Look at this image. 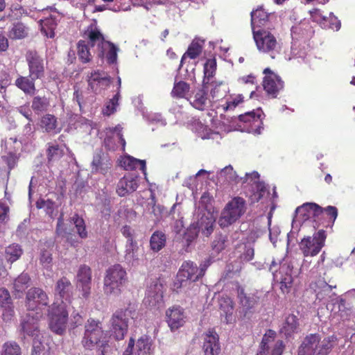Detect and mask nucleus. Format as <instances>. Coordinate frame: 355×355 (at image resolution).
Returning a JSON list of instances; mask_svg holds the SVG:
<instances>
[{
    "mask_svg": "<svg viewBox=\"0 0 355 355\" xmlns=\"http://www.w3.org/2000/svg\"><path fill=\"white\" fill-rule=\"evenodd\" d=\"M128 281L125 269L120 264L109 267L103 279V291L106 295L119 296Z\"/></svg>",
    "mask_w": 355,
    "mask_h": 355,
    "instance_id": "1",
    "label": "nucleus"
},
{
    "mask_svg": "<svg viewBox=\"0 0 355 355\" xmlns=\"http://www.w3.org/2000/svg\"><path fill=\"white\" fill-rule=\"evenodd\" d=\"M336 340L334 336L321 340L318 334H310L304 338L300 347L302 355H328L334 348Z\"/></svg>",
    "mask_w": 355,
    "mask_h": 355,
    "instance_id": "2",
    "label": "nucleus"
},
{
    "mask_svg": "<svg viewBox=\"0 0 355 355\" xmlns=\"http://www.w3.org/2000/svg\"><path fill=\"white\" fill-rule=\"evenodd\" d=\"M47 316L49 329L58 335H62L69 320L66 304L63 301L60 303L53 302L49 306Z\"/></svg>",
    "mask_w": 355,
    "mask_h": 355,
    "instance_id": "3",
    "label": "nucleus"
},
{
    "mask_svg": "<svg viewBox=\"0 0 355 355\" xmlns=\"http://www.w3.org/2000/svg\"><path fill=\"white\" fill-rule=\"evenodd\" d=\"M81 343L87 349H92L95 346L103 347L105 345V334L100 321L93 318L87 320Z\"/></svg>",
    "mask_w": 355,
    "mask_h": 355,
    "instance_id": "4",
    "label": "nucleus"
},
{
    "mask_svg": "<svg viewBox=\"0 0 355 355\" xmlns=\"http://www.w3.org/2000/svg\"><path fill=\"white\" fill-rule=\"evenodd\" d=\"M246 208V202L243 198H233L227 202L221 213L218 220L220 226L225 227L234 223L245 214Z\"/></svg>",
    "mask_w": 355,
    "mask_h": 355,
    "instance_id": "5",
    "label": "nucleus"
},
{
    "mask_svg": "<svg viewBox=\"0 0 355 355\" xmlns=\"http://www.w3.org/2000/svg\"><path fill=\"white\" fill-rule=\"evenodd\" d=\"M269 270L273 275L274 281L279 284L282 292L284 294L290 293L293 284V266L291 263H277L275 261H272Z\"/></svg>",
    "mask_w": 355,
    "mask_h": 355,
    "instance_id": "6",
    "label": "nucleus"
},
{
    "mask_svg": "<svg viewBox=\"0 0 355 355\" xmlns=\"http://www.w3.org/2000/svg\"><path fill=\"white\" fill-rule=\"evenodd\" d=\"M236 297L240 317L242 319L250 318L254 312L259 302V297L254 293H250L239 283L236 285Z\"/></svg>",
    "mask_w": 355,
    "mask_h": 355,
    "instance_id": "7",
    "label": "nucleus"
},
{
    "mask_svg": "<svg viewBox=\"0 0 355 355\" xmlns=\"http://www.w3.org/2000/svg\"><path fill=\"white\" fill-rule=\"evenodd\" d=\"M252 34L257 49L260 52L270 54L271 58H274L275 53L278 52L279 48L276 37L270 31L263 28L254 31Z\"/></svg>",
    "mask_w": 355,
    "mask_h": 355,
    "instance_id": "8",
    "label": "nucleus"
},
{
    "mask_svg": "<svg viewBox=\"0 0 355 355\" xmlns=\"http://www.w3.org/2000/svg\"><path fill=\"white\" fill-rule=\"evenodd\" d=\"M49 302L48 295L41 288L33 287L26 293V306L28 311H35L37 317L42 316L43 310Z\"/></svg>",
    "mask_w": 355,
    "mask_h": 355,
    "instance_id": "9",
    "label": "nucleus"
},
{
    "mask_svg": "<svg viewBox=\"0 0 355 355\" xmlns=\"http://www.w3.org/2000/svg\"><path fill=\"white\" fill-rule=\"evenodd\" d=\"M326 233L320 230L313 234V236H306L302 239L299 246L304 257L316 256L324 246Z\"/></svg>",
    "mask_w": 355,
    "mask_h": 355,
    "instance_id": "10",
    "label": "nucleus"
},
{
    "mask_svg": "<svg viewBox=\"0 0 355 355\" xmlns=\"http://www.w3.org/2000/svg\"><path fill=\"white\" fill-rule=\"evenodd\" d=\"M263 73V88L269 98H275L284 87V83L281 77L274 73L270 68H266Z\"/></svg>",
    "mask_w": 355,
    "mask_h": 355,
    "instance_id": "11",
    "label": "nucleus"
},
{
    "mask_svg": "<svg viewBox=\"0 0 355 355\" xmlns=\"http://www.w3.org/2000/svg\"><path fill=\"white\" fill-rule=\"evenodd\" d=\"M128 309H119L112 315L110 319L111 331L116 340L123 339L128 331Z\"/></svg>",
    "mask_w": 355,
    "mask_h": 355,
    "instance_id": "12",
    "label": "nucleus"
},
{
    "mask_svg": "<svg viewBox=\"0 0 355 355\" xmlns=\"http://www.w3.org/2000/svg\"><path fill=\"white\" fill-rule=\"evenodd\" d=\"M26 61L28 67L29 75L35 79H42L45 76L44 59L35 50L26 52Z\"/></svg>",
    "mask_w": 355,
    "mask_h": 355,
    "instance_id": "13",
    "label": "nucleus"
},
{
    "mask_svg": "<svg viewBox=\"0 0 355 355\" xmlns=\"http://www.w3.org/2000/svg\"><path fill=\"white\" fill-rule=\"evenodd\" d=\"M205 275L203 269H200L192 261H185L182 263L178 274V280L180 282V286L184 282L189 280L195 282Z\"/></svg>",
    "mask_w": 355,
    "mask_h": 355,
    "instance_id": "14",
    "label": "nucleus"
},
{
    "mask_svg": "<svg viewBox=\"0 0 355 355\" xmlns=\"http://www.w3.org/2000/svg\"><path fill=\"white\" fill-rule=\"evenodd\" d=\"M88 88L95 93L107 87L111 82L110 76L104 71L94 70L87 76Z\"/></svg>",
    "mask_w": 355,
    "mask_h": 355,
    "instance_id": "15",
    "label": "nucleus"
},
{
    "mask_svg": "<svg viewBox=\"0 0 355 355\" xmlns=\"http://www.w3.org/2000/svg\"><path fill=\"white\" fill-rule=\"evenodd\" d=\"M322 207L315 202H305L298 207L295 210V218L297 220L304 222L311 217L315 222L320 220Z\"/></svg>",
    "mask_w": 355,
    "mask_h": 355,
    "instance_id": "16",
    "label": "nucleus"
},
{
    "mask_svg": "<svg viewBox=\"0 0 355 355\" xmlns=\"http://www.w3.org/2000/svg\"><path fill=\"white\" fill-rule=\"evenodd\" d=\"M202 351L204 355H219L220 345L219 336L214 329H209L203 334Z\"/></svg>",
    "mask_w": 355,
    "mask_h": 355,
    "instance_id": "17",
    "label": "nucleus"
},
{
    "mask_svg": "<svg viewBox=\"0 0 355 355\" xmlns=\"http://www.w3.org/2000/svg\"><path fill=\"white\" fill-rule=\"evenodd\" d=\"M262 114L259 109L247 112L239 116V121L245 123L250 132L260 133L261 129L263 128Z\"/></svg>",
    "mask_w": 355,
    "mask_h": 355,
    "instance_id": "18",
    "label": "nucleus"
},
{
    "mask_svg": "<svg viewBox=\"0 0 355 355\" xmlns=\"http://www.w3.org/2000/svg\"><path fill=\"white\" fill-rule=\"evenodd\" d=\"M166 322L171 331H175L184 326L186 315L184 309L180 306H173L166 311Z\"/></svg>",
    "mask_w": 355,
    "mask_h": 355,
    "instance_id": "19",
    "label": "nucleus"
},
{
    "mask_svg": "<svg viewBox=\"0 0 355 355\" xmlns=\"http://www.w3.org/2000/svg\"><path fill=\"white\" fill-rule=\"evenodd\" d=\"M112 163L107 155L102 150L96 152L91 163L92 172L105 175L111 169Z\"/></svg>",
    "mask_w": 355,
    "mask_h": 355,
    "instance_id": "20",
    "label": "nucleus"
},
{
    "mask_svg": "<svg viewBox=\"0 0 355 355\" xmlns=\"http://www.w3.org/2000/svg\"><path fill=\"white\" fill-rule=\"evenodd\" d=\"M138 187V176L129 174L119 180L116 192L119 196L123 197L135 191Z\"/></svg>",
    "mask_w": 355,
    "mask_h": 355,
    "instance_id": "21",
    "label": "nucleus"
},
{
    "mask_svg": "<svg viewBox=\"0 0 355 355\" xmlns=\"http://www.w3.org/2000/svg\"><path fill=\"white\" fill-rule=\"evenodd\" d=\"M41 317L37 314L28 313L23 318L21 322V331L27 336L40 338L38 321Z\"/></svg>",
    "mask_w": 355,
    "mask_h": 355,
    "instance_id": "22",
    "label": "nucleus"
},
{
    "mask_svg": "<svg viewBox=\"0 0 355 355\" xmlns=\"http://www.w3.org/2000/svg\"><path fill=\"white\" fill-rule=\"evenodd\" d=\"M187 100L193 107L201 111L205 110L211 104L208 93L204 88L193 90Z\"/></svg>",
    "mask_w": 355,
    "mask_h": 355,
    "instance_id": "23",
    "label": "nucleus"
},
{
    "mask_svg": "<svg viewBox=\"0 0 355 355\" xmlns=\"http://www.w3.org/2000/svg\"><path fill=\"white\" fill-rule=\"evenodd\" d=\"M73 286L69 279L63 276L58 279L55 283V295L59 296L62 301L64 300L70 302L73 295Z\"/></svg>",
    "mask_w": 355,
    "mask_h": 355,
    "instance_id": "24",
    "label": "nucleus"
},
{
    "mask_svg": "<svg viewBox=\"0 0 355 355\" xmlns=\"http://www.w3.org/2000/svg\"><path fill=\"white\" fill-rule=\"evenodd\" d=\"M84 37L87 39V44H89L91 47L96 46L98 52L103 45L106 43L103 35L100 30L94 25H90L85 31Z\"/></svg>",
    "mask_w": 355,
    "mask_h": 355,
    "instance_id": "25",
    "label": "nucleus"
},
{
    "mask_svg": "<svg viewBox=\"0 0 355 355\" xmlns=\"http://www.w3.org/2000/svg\"><path fill=\"white\" fill-rule=\"evenodd\" d=\"M219 309L221 311V315L224 316L227 324H232L235 321L234 317V302L228 295H222L218 299Z\"/></svg>",
    "mask_w": 355,
    "mask_h": 355,
    "instance_id": "26",
    "label": "nucleus"
},
{
    "mask_svg": "<svg viewBox=\"0 0 355 355\" xmlns=\"http://www.w3.org/2000/svg\"><path fill=\"white\" fill-rule=\"evenodd\" d=\"M40 126L44 132L53 135L58 134L62 130L58 126L57 117L51 114H46L41 117Z\"/></svg>",
    "mask_w": 355,
    "mask_h": 355,
    "instance_id": "27",
    "label": "nucleus"
},
{
    "mask_svg": "<svg viewBox=\"0 0 355 355\" xmlns=\"http://www.w3.org/2000/svg\"><path fill=\"white\" fill-rule=\"evenodd\" d=\"M0 304L3 308V318L4 320H10L14 315V310L12 307V299L9 291L5 288H0Z\"/></svg>",
    "mask_w": 355,
    "mask_h": 355,
    "instance_id": "28",
    "label": "nucleus"
},
{
    "mask_svg": "<svg viewBox=\"0 0 355 355\" xmlns=\"http://www.w3.org/2000/svg\"><path fill=\"white\" fill-rule=\"evenodd\" d=\"M122 234L128 239V244L126 245L125 258L126 260L131 261L132 259H137V256L135 254V251L137 250V243L133 241L131 228L128 225H125L121 229Z\"/></svg>",
    "mask_w": 355,
    "mask_h": 355,
    "instance_id": "29",
    "label": "nucleus"
},
{
    "mask_svg": "<svg viewBox=\"0 0 355 355\" xmlns=\"http://www.w3.org/2000/svg\"><path fill=\"white\" fill-rule=\"evenodd\" d=\"M36 80L30 75L28 76H19L15 80V85L26 94L33 95L36 91Z\"/></svg>",
    "mask_w": 355,
    "mask_h": 355,
    "instance_id": "30",
    "label": "nucleus"
},
{
    "mask_svg": "<svg viewBox=\"0 0 355 355\" xmlns=\"http://www.w3.org/2000/svg\"><path fill=\"white\" fill-rule=\"evenodd\" d=\"M252 31L261 28L268 21L269 14L262 7H259L250 13Z\"/></svg>",
    "mask_w": 355,
    "mask_h": 355,
    "instance_id": "31",
    "label": "nucleus"
},
{
    "mask_svg": "<svg viewBox=\"0 0 355 355\" xmlns=\"http://www.w3.org/2000/svg\"><path fill=\"white\" fill-rule=\"evenodd\" d=\"M152 340L147 335H143L134 346L135 355H151L153 353Z\"/></svg>",
    "mask_w": 355,
    "mask_h": 355,
    "instance_id": "32",
    "label": "nucleus"
},
{
    "mask_svg": "<svg viewBox=\"0 0 355 355\" xmlns=\"http://www.w3.org/2000/svg\"><path fill=\"white\" fill-rule=\"evenodd\" d=\"M119 49L110 42L107 41L98 52V57L103 58H106L108 64H112L116 62L117 51Z\"/></svg>",
    "mask_w": 355,
    "mask_h": 355,
    "instance_id": "33",
    "label": "nucleus"
},
{
    "mask_svg": "<svg viewBox=\"0 0 355 355\" xmlns=\"http://www.w3.org/2000/svg\"><path fill=\"white\" fill-rule=\"evenodd\" d=\"M235 251L239 253L238 258L241 262H248L254 259V250L249 243H240L237 244Z\"/></svg>",
    "mask_w": 355,
    "mask_h": 355,
    "instance_id": "34",
    "label": "nucleus"
},
{
    "mask_svg": "<svg viewBox=\"0 0 355 355\" xmlns=\"http://www.w3.org/2000/svg\"><path fill=\"white\" fill-rule=\"evenodd\" d=\"M90 47L91 46L87 44L86 40H80L77 43L78 58L83 64L89 63L93 59Z\"/></svg>",
    "mask_w": 355,
    "mask_h": 355,
    "instance_id": "35",
    "label": "nucleus"
},
{
    "mask_svg": "<svg viewBox=\"0 0 355 355\" xmlns=\"http://www.w3.org/2000/svg\"><path fill=\"white\" fill-rule=\"evenodd\" d=\"M41 32L46 37L53 38L55 36V30L57 27V21L55 17H49L40 20Z\"/></svg>",
    "mask_w": 355,
    "mask_h": 355,
    "instance_id": "36",
    "label": "nucleus"
},
{
    "mask_svg": "<svg viewBox=\"0 0 355 355\" xmlns=\"http://www.w3.org/2000/svg\"><path fill=\"white\" fill-rule=\"evenodd\" d=\"M29 33V28L22 22L13 24L8 32V37L11 40H21L26 37Z\"/></svg>",
    "mask_w": 355,
    "mask_h": 355,
    "instance_id": "37",
    "label": "nucleus"
},
{
    "mask_svg": "<svg viewBox=\"0 0 355 355\" xmlns=\"http://www.w3.org/2000/svg\"><path fill=\"white\" fill-rule=\"evenodd\" d=\"M190 85L183 80L175 82L171 95L174 98H187V96L190 92Z\"/></svg>",
    "mask_w": 355,
    "mask_h": 355,
    "instance_id": "38",
    "label": "nucleus"
},
{
    "mask_svg": "<svg viewBox=\"0 0 355 355\" xmlns=\"http://www.w3.org/2000/svg\"><path fill=\"white\" fill-rule=\"evenodd\" d=\"M22 254L23 250L19 244L12 243L6 248L5 258L10 264L17 261Z\"/></svg>",
    "mask_w": 355,
    "mask_h": 355,
    "instance_id": "39",
    "label": "nucleus"
},
{
    "mask_svg": "<svg viewBox=\"0 0 355 355\" xmlns=\"http://www.w3.org/2000/svg\"><path fill=\"white\" fill-rule=\"evenodd\" d=\"M298 318L294 314L288 315L282 328V332L284 333L286 336H291L298 329Z\"/></svg>",
    "mask_w": 355,
    "mask_h": 355,
    "instance_id": "40",
    "label": "nucleus"
},
{
    "mask_svg": "<svg viewBox=\"0 0 355 355\" xmlns=\"http://www.w3.org/2000/svg\"><path fill=\"white\" fill-rule=\"evenodd\" d=\"M166 238L165 234L162 232H155L150 239V249L154 252H159L166 245Z\"/></svg>",
    "mask_w": 355,
    "mask_h": 355,
    "instance_id": "41",
    "label": "nucleus"
},
{
    "mask_svg": "<svg viewBox=\"0 0 355 355\" xmlns=\"http://www.w3.org/2000/svg\"><path fill=\"white\" fill-rule=\"evenodd\" d=\"M202 51V45L200 44L199 42L193 40L189 46L187 51L182 55L180 68L182 67L184 60L186 58L188 57L191 59H196L201 54Z\"/></svg>",
    "mask_w": 355,
    "mask_h": 355,
    "instance_id": "42",
    "label": "nucleus"
},
{
    "mask_svg": "<svg viewBox=\"0 0 355 355\" xmlns=\"http://www.w3.org/2000/svg\"><path fill=\"white\" fill-rule=\"evenodd\" d=\"M228 236L223 234H217L211 243L212 250L218 254L222 252L228 245Z\"/></svg>",
    "mask_w": 355,
    "mask_h": 355,
    "instance_id": "43",
    "label": "nucleus"
},
{
    "mask_svg": "<svg viewBox=\"0 0 355 355\" xmlns=\"http://www.w3.org/2000/svg\"><path fill=\"white\" fill-rule=\"evenodd\" d=\"M123 167L125 170H135L139 168L144 174H146V166L145 160L128 156L123 160Z\"/></svg>",
    "mask_w": 355,
    "mask_h": 355,
    "instance_id": "44",
    "label": "nucleus"
},
{
    "mask_svg": "<svg viewBox=\"0 0 355 355\" xmlns=\"http://www.w3.org/2000/svg\"><path fill=\"white\" fill-rule=\"evenodd\" d=\"M0 355H22L21 348L15 341H7L2 345Z\"/></svg>",
    "mask_w": 355,
    "mask_h": 355,
    "instance_id": "45",
    "label": "nucleus"
},
{
    "mask_svg": "<svg viewBox=\"0 0 355 355\" xmlns=\"http://www.w3.org/2000/svg\"><path fill=\"white\" fill-rule=\"evenodd\" d=\"M92 269L85 264L80 265L78 268L76 275L77 283H92Z\"/></svg>",
    "mask_w": 355,
    "mask_h": 355,
    "instance_id": "46",
    "label": "nucleus"
},
{
    "mask_svg": "<svg viewBox=\"0 0 355 355\" xmlns=\"http://www.w3.org/2000/svg\"><path fill=\"white\" fill-rule=\"evenodd\" d=\"M64 155V150L57 144L48 143L46 157L49 162L60 159Z\"/></svg>",
    "mask_w": 355,
    "mask_h": 355,
    "instance_id": "47",
    "label": "nucleus"
},
{
    "mask_svg": "<svg viewBox=\"0 0 355 355\" xmlns=\"http://www.w3.org/2000/svg\"><path fill=\"white\" fill-rule=\"evenodd\" d=\"M31 278L27 273H21L14 281L13 288L17 293H23L30 284Z\"/></svg>",
    "mask_w": 355,
    "mask_h": 355,
    "instance_id": "48",
    "label": "nucleus"
},
{
    "mask_svg": "<svg viewBox=\"0 0 355 355\" xmlns=\"http://www.w3.org/2000/svg\"><path fill=\"white\" fill-rule=\"evenodd\" d=\"M31 355H50V347L39 340V338H34Z\"/></svg>",
    "mask_w": 355,
    "mask_h": 355,
    "instance_id": "49",
    "label": "nucleus"
},
{
    "mask_svg": "<svg viewBox=\"0 0 355 355\" xmlns=\"http://www.w3.org/2000/svg\"><path fill=\"white\" fill-rule=\"evenodd\" d=\"M71 220L75 225L78 236L81 239L87 238L88 233L86 230V225L84 219L82 217H80L78 214H75L71 218Z\"/></svg>",
    "mask_w": 355,
    "mask_h": 355,
    "instance_id": "50",
    "label": "nucleus"
},
{
    "mask_svg": "<svg viewBox=\"0 0 355 355\" xmlns=\"http://www.w3.org/2000/svg\"><path fill=\"white\" fill-rule=\"evenodd\" d=\"M49 101L45 96H35L32 101L31 107L35 112H42L47 110Z\"/></svg>",
    "mask_w": 355,
    "mask_h": 355,
    "instance_id": "51",
    "label": "nucleus"
},
{
    "mask_svg": "<svg viewBox=\"0 0 355 355\" xmlns=\"http://www.w3.org/2000/svg\"><path fill=\"white\" fill-rule=\"evenodd\" d=\"M120 98V90L118 89L116 94L111 98L105 105V107L103 110V113L104 115L110 116L114 114L116 107L119 105V101Z\"/></svg>",
    "mask_w": 355,
    "mask_h": 355,
    "instance_id": "52",
    "label": "nucleus"
},
{
    "mask_svg": "<svg viewBox=\"0 0 355 355\" xmlns=\"http://www.w3.org/2000/svg\"><path fill=\"white\" fill-rule=\"evenodd\" d=\"M199 227L197 225H191L185 231L183 239L185 240L187 246L189 245L198 238Z\"/></svg>",
    "mask_w": 355,
    "mask_h": 355,
    "instance_id": "53",
    "label": "nucleus"
},
{
    "mask_svg": "<svg viewBox=\"0 0 355 355\" xmlns=\"http://www.w3.org/2000/svg\"><path fill=\"white\" fill-rule=\"evenodd\" d=\"M216 60L215 58L208 59L204 64V75L205 79L207 78L209 81L210 78H213L216 71Z\"/></svg>",
    "mask_w": 355,
    "mask_h": 355,
    "instance_id": "54",
    "label": "nucleus"
},
{
    "mask_svg": "<svg viewBox=\"0 0 355 355\" xmlns=\"http://www.w3.org/2000/svg\"><path fill=\"white\" fill-rule=\"evenodd\" d=\"M243 101V96L242 94H238L234 97H231L230 99H227L225 102V104L222 105L223 110L225 112L228 110H233L234 108L238 106L240 103Z\"/></svg>",
    "mask_w": 355,
    "mask_h": 355,
    "instance_id": "55",
    "label": "nucleus"
},
{
    "mask_svg": "<svg viewBox=\"0 0 355 355\" xmlns=\"http://www.w3.org/2000/svg\"><path fill=\"white\" fill-rule=\"evenodd\" d=\"M201 220L200 227L202 230V233L206 236H210L214 232L215 220L212 218L207 217H206L207 221L204 220L203 217H202Z\"/></svg>",
    "mask_w": 355,
    "mask_h": 355,
    "instance_id": "56",
    "label": "nucleus"
},
{
    "mask_svg": "<svg viewBox=\"0 0 355 355\" xmlns=\"http://www.w3.org/2000/svg\"><path fill=\"white\" fill-rule=\"evenodd\" d=\"M326 215L330 223L333 225L338 216V209L334 206L329 205L327 207H322V213L320 214V219Z\"/></svg>",
    "mask_w": 355,
    "mask_h": 355,
    "instance_id": "57",
    "label": "nucleus"
},
{
    "mask_svg": "<svg viewBox=\"0 0 355 355\" xmlns=\"http://www.w3.org/2000/svg\"><path fill=\"white\" fill-rule=\"evenodd\" d=\"M253 193L250 196V200L251 203H254L259 201L266 192V189L263 186L257 184L256 191L252 189Z\"/></svg>",
    "mask_w": 355,
    "mask_h": 355,
    "instance_id": "58",
    "label": "nucleus"
},
{
    "mask_svg": "<svg viewBox=\"0 0 355 355\" xmlns=\"http://www.w3.org/2000/svg\"><path fill=\"white\" fill-rule=\"evenodd\" d=\"M10 207L0 200V223H6L9 220Z\"/></svg>",
    "mask_w": 355,
    "mask_h": 355,
    "instance_id": "59",
    "label": "nucleus"
},
{
    "mask_svg": "<svg viewBox=\"0 0 355 355\" xmlns=\"http://www.w3.org/2000/svg\"><path fill=\"white\" fill-rule=\"evenodd\" d=\"M92 283H77V288H78L82 297L88 299L91 294Z\"/></svg>",
    "mask_w": 355,
    "mask_h": 355,
    "instance_id": "60",
    "label": "nucleus"
},
{
    "mask_svg": "<svg viewBox=\"0 0 355 355\" xmlns=\"http://www.w3.org/2000/svg\"><path fill=\"white\" fill-rule=\"evenodd\" d=\"M284 349V345L282 340H278L276 342L272 350L271 355H282Z\"/></svg>",
    "mask_w": 355,
    "mask_h": 355,
    "instance_id": "61",
    "label": "nucleus"
},
{
    "mask_svg": "<svg viewBox=\"0 0 355 355\" xmlns=\"http://www.w3.org/2000/svg\"><path fill=\"white\" fill-rule=\"evenodd\" d=\"M329 28L332 30L338 31L340 28V21L335 16L331 17L329 19Z\"/></svg>",
    "mask_w": 355,
    "mask_h": 355,
    "instance_id": "62",
    "label": "nucleus"
},
{
    "mask_svg": "<svg viewBox=\"0 0 355 355\" xmlns=\"http://www.w3.org/2000/svg\"><path fill=\"white\" fill-rule=\"evenodd\" d=\"M352 299H355V289H352V290L348 291L345 294V298L340 299V302L341 304L344 305L345 301H349Z\"/></svg>",
    "mask_w": 355,
    "mask_h": 355,
    "instance_id": "63",
    "label": "nucleus"
},
{
    "mask_svg": "<svg viewBox=\"0 0 355 355\" xmlns=\"http://www.w3.org/2000/svg\"><path fill=\"white\" fill-rule=\"evenodd\" d=\"M135 346V340L133 338H130L128 345V347L124 351L123 355H135L133 354Z\"/></svg>",
    "mask_w": 355,
    "mask_h": 355,
    "instance_id": "64",
    "label": "nucleus"
}]
</instances>
